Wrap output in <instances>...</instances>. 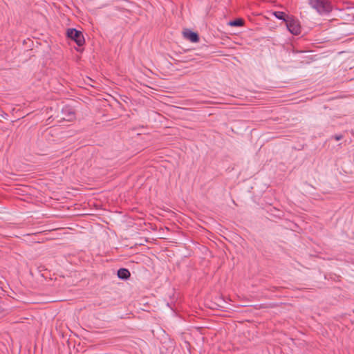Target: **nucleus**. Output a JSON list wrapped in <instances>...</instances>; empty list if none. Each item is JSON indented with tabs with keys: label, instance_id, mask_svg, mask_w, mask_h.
<instances>
[{
	"label": "nucleus",
	"instance_id": "f03ea898",
	"mask_svg": "<svg viewBox=\"0 0 354 354\" xmlns=\"http://www.w3.org/2000/svg\"><path fill=\"white\" fill-rule=\"evenodd\" d=\"M67 35L69 38L74 40L80 46L84 44V38L80 31L75 29H68L67 31Z\"/></svg>",
	"mask_w": 354,
	"mask_h": 354
},
{
	"label": "nucleus",
	"instance_id": "7ed1b4c3",
	"mask_svg": "<svg viewBox=\"0 0 354 354\" xmlns=\"http://www.w3.org/2000/svg\"><path fill=\"white\" fill-rule=\"evenodd\" d=\"M310 5L319 12L328 11L329 6L326 0H309Z\"/></svg>",
	"mask_w": 354,
	"mask_h": 354
},
{
	"label": "nucleus",
	"instance_id": "39448f33",
	"mask_svg": "<svg viewBox=\"0 0 354 354\" xmlns=\"http://www.w3.org/2000/svg\"><path fill=\"white\" fill-rule=\"evenodd\" d=\"M118 276L122 279H127L130 277V272L125 268H120L118 271Z\"/></svg>",
	"mask_w": 354,
	"mask_h": 354
},
{
	"label": "nucleus",
	"instance_id": "f257e3e1",
	"mask_svg": "<svg viewBox=\"0 0 354 354\" xmlns=\"http://www.w3.org/2000/svg\"><path fill=\"white\" fill-rule=\"evenodd\" d=\"M286 24L287 28L292 34L298 35L301 33V28L297 19L288 17Z\"/></svg>",
	"mask_w": 354,
	"mask_h": 354
},
{
	"label": "nucleus",
	"instance_id": "423d86ee",
	"mask_svg": "<svg viewBox=\"0 0 354 354\" xmlns=\"http://www.w3.org/2000/svg\"><path fill=\"white\" fill-rule=\"evenodd\" d=\"M277 19H282L286 22L287 18L286 15L283 12L275 11L272 13Z\"/></svg>",
	"mask_w": 354,
	"mask_h": 354
},
{
	"label": "nucleus",
	"instance_id": "0eeeda50",
	"mask_svg": "<svg viewBox=\"0 0 354 354\" xmlns=\"http://www.w3.org/2000/svg\"><path fill=\"white\" fill-rule=\"evenodd\" d=\"M244 24V21L242 19H236V20L231 21L228 23L230 26H241Z\"/></svg>",
	"mask_w": 354,
	"mask_h": 354
},
{
	"label": "nucleus",
	"instance_id": "6e6552de",
	"mask_svg": "<svg viewBox=\"0 0 354 354\" xmlns=\"http://www.w3.org/2000/svg\"><path fill=\"white\" fill-rule=\"evenodd\" d=\"M339 139H340V138H339V137H337V138H336V140H339Z\"/></svg>",
	"mask_w": 354,
	"mask_h": 354
},
{
	"label": "nucleus",
	"instance_id": "20e7f679",
	"mask_svg": "<svg viewBox=\"0 0 354 354\" xmlns=\"http://www.w3.org/2000/svg\"><path fill=\"white\" fill-rule=\"evenodd\" d=\"M183 36L185 39L189 40L192 42L196 43L198 41V36L196 32H192L189 30L183 31Z\"/></svg>",
	"mask_w": 354,
	"mask_h": 354
}]
</instances>
